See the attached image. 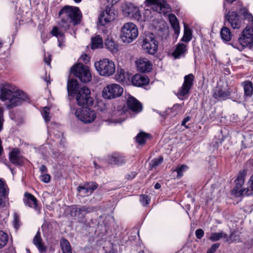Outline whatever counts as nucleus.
<instances>
[{"mask_svg": "<svg viewBox=\"0 0 253 253\" xmlns=\"http://www.w3.org/2000/svg\"><path fill=\"white\" fill-rule=\"evenodd\" d=\"M187 168V167L186 165H181L180 167H178L175 171L177 173V177L178 178L181 177L183 175V172L185 169Z\"/></svg>", "mask_w": 253, "mask_h": 253, "instance_id": "obj_46", "label": "nucleus"}, {"mask_svg": "<svg viewBox=\"0 0 253 253\" xmlns=\"http://www.w3.org/2000/svg\"><path fill=\"white\" fill-rule=\"evenodd\" d=\"M163 161V158L160 157L158 159H155L152 161L151 164L152 168H155L160 165Z\"/></svg>", "mask_w": 253, "mask_h": 253, "instance_id": "obj_49", "label": "nucleus"}, {"mask_svg": "<svg viewBox=\"0 0 253 253\" xmlns=\"http://www.w3.org/2000/svg\"><path fill=\"white\" fill-rule=\"evenodd\" d=\"M194 80L195 77L193 74H189L184 76L183 83L177 93L179 98H187L188 97L190 91L194 85Z\"/></svg>", "mask_w": 253, "mask_h": 253, "instance_id": "obj_7", "label": "nucleus"}, {"mask_svg": "<svg viewBox=\"0 0 253 253\" xmlns=\"http://www.w3.org/2000/svg\"><path fill=\"white\" fill-rule=\"evenodd\" d=\"M28 97L27 94L22 90H15L10 98L9 103L6 107L8 109L14 108L17 106L20 105L24 102L27 101Z\"/></svg>", "mask_w": 253, "mask_h": 253, "instance_id": "obj_12", "label": "nucleus"}, {"mask_svg": "<svg viewBox=\"0 0 253 253\" xmlns=\"http://www.w3.org/2000/svg\"><path fill=\"white\" fill-rule=\"evenodd\" d=\"M123 92V88L119 84H112L105 87L102 91L104 98L111 99L120 96Z\"/></svg>", "mask_w": 253, "mask_h": 253, "instance_id": "obj_11", "label": "nucleus"}, {"mask_svg": "<svg viewBox=\"0 0 253 253\" xmlns=\"http://www.w3.org/2000/svg\"><path fill=\"white\" fill-rule=\"evenodd\" d=\"M13 225L15 228L17 229L20 226L19 216L17 213L14 214Z\"/></svg>", "mask_w": 253, "mask_h": 253, "instance_id": "obj_47", "label": "nucleus"}, {"mask_svg": "<svg viewBox=\"0 0 253 253\" xmlns=\"http://www.w3.org/2000/svg\"><path fill=\"white\" fill-rule=\"evenodd\" d=\"M94 67L100 76L105 77L112 75L116 70L114 62L108 59H104L95 62Z\"/></svg>", "mask_w": 253, "mask_h": 253, "instance_id": "obj_3", "label": "nucleus"}, {"mask_svg": "<svg viewBox=\"0 0 253 253\" xmlns=\"http://www.w3.org/2000/svg\"><path fill=\"white\" fill-rule=\"evenodd\" d=\"M191 119L190 117L187 116L182 121L181 125L184 126L186 128H188V126L186 125V123Z\"/></svg>", "mask_w": 253, "mask_h": 253, "instance_id": "obj_57", "label": "nucleus"}, {"mask_svg": "<svg viewBox=\"0 0 253 253\" xmlns=\"http://www.w3.org/2000/svg\"><path fill=\"white\" fill-rule=\"evenodd\" d=\"M85 186L84 185H80L78 186L77 190L79 192H80L83 196H85L86 195H90L91 193L90 192H88V191L86 190Z\"/></svg>", "mask_w": 253, "mask_h": 253, "instance_id": "obj_48", "label": "nucleus"}, {"mask_svg": "<svg viewBox=\"0 0 253 253\" xmlns=\"http://www.w3.org/2000/svg\"><path fill=\"white\" fill-rule=\"evenodd\" d=\"M50 61H51V59H50L49 55H48V57H46V56H45L44 62L45 63H46L47 65H49L50 64Z\"/></svg>", "mask_w": 253, "mask_h": 253, "instance_id": "obj_61", "label": "nucleus"}, {"mask_svg": "<svg viewBox=\"0 0 253 253\" xmlns=\"http://www.w3.org/2000/svg\"><path fill=\"white\" fill-rule=\"evenodd\" d=\"M239 46H235V48L242 49L253 43V26H247L246 28L242 32V36L238 39Z\"/></svg>", "mask_w": 253, "mask_h": 253, "instance_id": "obj_10", "label": "nucleus"}, {"mask_svg": "<svg viewBox=\"0 0 253 253\" xmlns=\"http://www.w3.org/2000/svg\"><path fill=\"white\" fill-rule=\"evenodd\" d=\"M149 80L143 75L136 74L131 79V83L133 85L137 86H141L147 84Z\"/></svg>", "mask_w": 253, "mask_h": 253, "instance_id": "obj_24", "label": "nucleus"}, {"mask_svg": "<svg viewBox=\"0 0 253 253\" xmlns=\"http://www.w3.org/2000/svg\"><path fill=\"white\" fill-rule=\"evenodd\" d=\"M182 109L181 106L180 104H176L174 105L170 109L171 111L173 112V115H175L178 112H180Z\"/></svg>", "mask_w": 253, "mask_h": 253, "instance_id": "obj_50", "label": "nucleus"}, {"mask_svg": "<svg viewBox=\"0 0 253 253\" xmlns=\"http://www.w3.org/2000/svg\"><path fill=\"white\" fill-rule=\"evenodd\" d=\"M150 199L146 195H141L140 202L143 206H146L149 204Z\"/></svg>", "mask_w": 253, "mask_h": 253, "instance_id": "obj_45", "label": "nucleus"}, {"mask_svg": "<svg viewBox=\"0 0 253 253\" xmlns=\"http://www.w3.org/2000/svg\"><path fill=\"white\" fill-rule=\"evenodd\" d=\"M9 159L11 163L18 166H22L25 158L21 155L20 151L16 148L13 149L9 154Z\"/></svg>", "mask_w": 253, "mask_h": 253, "instance_id": "obj_19", "label": "nucleus"}, {"mask_svg": "<svg viewBox=\"0 0 253 253\" xmlns=\"http://www.w3.org/2000/svg\"><path fill=\"white\" fill-rule=\"evenodd\" d=\"M7 241V235L3 231L0 230V249L5 246Z\"/></svg>", "mask_w": 253, "mask_h": 253, "instance_id": "obj_40", "label": "nucleus"}, {"mask_svg": "<svg viewBox=\"0 0 253 253\" xmlns=\"http://www.w3.org/2000/svg\"><path fill=\"white\" fill-rule=\"evenodd\" d=\"M127 106L132 111L136 113H139L142 110V105L135 98L129 96L127 99Z\"/></svg>", "mask_w": 253, "mask_h": 253, "instance_id": "obj_21", "label": "nucleus"}, {"mask_svg": "<svg viewBox=\"0 0 253 253\" xmlns=\"http://www.w3.org/2000/svg\"><path fill=\"white\" fill-rule=\"evenodd\" d=\"M49 110L50 109L48 107H44L43 108L42 115L46 122H48L50 120V117L49 116Z\"/></svg>", "mask_w": 253, "mask_h": 253, "instance_id": "obj_43", "label": "nucleus"}, {"mask_svg": "<svg viewBox=\"0 0 253 253\" xmlns=\"http://www.w3.org/2000/svg\"><path fill=\"white\" fill-rule=\"evenodd\" d=\"M88 192L92 193L97 187L98 184L95 182H86L84 184Z\"/></svg>", "mask_w": 253, "mask_h": 253, "instance_id": "obj_41", "label": "nucleus"}, {"mask_svg": "<svg viewBox=\"0 0 253 253\" xmlns=\"http://www.w3.org/2000/svg\"><path fill=\"white\" fill-rule=\"evenodd\" d=\"M248 183L250 185V188H251L250 191L251 192V191H253V175L251 176V177L249 179V181L248 182Z\"/></svg>", "mask_w": 253, "mask_h": 253, "instance_id": "obj_59", "label": "nucleus"}, {"mask_svg": "<svg viewBox=\"0 0 253 253\" xmlns=\"http://www.w3.org/2000/svg\"><path fill=\"white\" fill-rule=\"evenodd\" d=\"M220 37L224 41H230L232 37V34L230 30L226 27H223L220 30Z\"/></svg>", "mask_w": 253, "mask_h": 253, "instance_id": "obj_36", "label": "nucleus"}, {"mask_svg": "<svg viewBox=\"0 0 253 253\" xmlns=\"http://www.w3.org/2000/svg\"><path fill=\"white\" fill-rule=\"evenodd\" d=\"M116 18L115 9L113 6H107L106 9L101 12L98 17L100 25L104 26L107 23L114 20Z\"/></svg>", "mask_w": 253, "mask_h": 253, "instance_id": "obj_14", "label": "nucleus"}, {"mask_svg": "<svg viewBox=\"0 0 253 253\" xmlns=\"http://www.w3.org/2000/svg\"><path fill=\"white\" fill-rule=\"evenodd\" d=\"M223 235V232H220V233H212L210 237V239L212 241H217L219 240Z\"/></svg>", "mask_w": 253, "mask_h": 253, "instance_id": "obj_44", "label": "nucleus"}, {"mask_svg": "<svg viewBox=\"0 0 253 253\" xmlns=\"http://www.w3.org/2000/svg\"><path fill=\"white\" fill-rule=\"evenodd\" d=\"M105 46L112 53H116L118 51V45L111 37L108 36L105 39Z\"/></svg>", "mask_w": 253, "mask_h": 253, "instance_id": "obj_31", "label": "nucleus"}, {"mask_svg": "<svg viewBox=\"0 0 253 253\" xmlns=\"http://www.w3.org/2000/svg\"><path fill=\"white\" fill-rule=\"evenodd\" d=\"M71 73L83 83H88L91 80V75L87 67L82 63H78L72 67Z\"/></svg>", "mask_w": 253, "mask_h": 253, "instance_id": "obj_4", "label": "nucleus"}, {"mask_svg": "<svg viewBox=\"0 0 253 253\" xmlns=\"http://www.w3.org/2000/svg\"><path fill=\"white\" fill-rule=\"evenodd\" d=\"M192 39L191 31L189 29H186L185 28L184 35L182 38L181 41L184 42H188Z\"/></svg>", "mask_w": 253, "mask_h": 253, "instance_id": "obj_42", "label": "nucleus"}, {"mask_svg": "<svg viewBox=\"0 0 253 253\" xmlns=\"http://www.w3.org/2000/svg\"><path fill=\"white\" fill-rule=\"evenodd\" d=\"M58 17L60 20V26L66 30L72 25L76 26L80 23L82 13L79 7L67 5L61 9Z\"/></svg>", "mask_w": 253, "mask_h": 253, "instance_id": "obj_1", "label": "nucleus"}, {"mask_svg": "<svg viewBox=\"0 0 253 253\" xmlns=\"http://www.w3.org/2000/svg\"><path fill=\"white\" fill-rule=\"evenodd\" d=\"M95 208L91 206H83L80 208L72 209L71 214L73 216H78L79 217H83L85 214L93 212Z\"/></svg>", "mask_w": 253, "mask_h": 253, "instance_id": "obj_20", "label": "nucleus"}, {"mask_svg": "<svg viewBox=\"0 0 253 253\" xmlns=\"http://www.w3.org/2000/svg\"><path fill=\"white\" fill-rule=\"evenodd\" d=\"M79 84L76 80H69L67 83V90L69 96H74L78 92Z\"/></svg>", "mask_w": 253, "mask_h": 253, "instance_id": "obj_26", "label": "nucleus"}, {"mask_svg": "<svg viewBox=\"0 0 253 253\" xmlns=\"http://www.w3.org/2000/svg\"><path fill=\"white\" fill-rule=\"evenodd\" d=\"M34 244L37 247L41 253L46 251V247L43 245L40 231H38L33 239Z\"/></svg>", "mask_w": 253, "mask_h": 253, "instance_id": "obj_30", "label": "nucleus"}, {"mask_svg": "<svg viewBox=\"0 0 253 253\" xmlns=\"http://www.w3.org/2000/svg\"><path fill=\"white\" fill-rule=\"evenodd\" d=\"M186 51V45L182 43H178L176 45L175 50L172 53V55L175 59L180 58L184 56Z\"/></svg>", "mask_w": 253, "mask_h": 253, "instance_id": "obj_25", "label": "nucleus"}, {"mask_svg": "<svg viewBox=\"0 0 253 253\" xmlns=\"http://www.w3.org/2000/svg\"><path fill=\"white\" fill-rule=\"evenodd\" d=\"M138 35V29L132 22L125 23L122 28L121 38L124 42H131L137 37Z\"/></svg>", "mask_w": 253, "mask_h": 253, "instance_id": "obj_2", "label": "nucleus"}, {"mask_svg": "<svg viewBox=\"0 0 253 253\" xmlns=\"http://www.w3.org/2000/svg\"><path fill=\"white\" fill-rule=\"evenodd\" d=\"M150 136L149 133L143 132H140L136 137V141L140 145L144 144Z\"/></svg>", "mask_w": 253, "mask_h": 253, "instance_id": "obj_39", "label": "nucleus"}, {"mask_svg": "<svg viewBox=\"0 0 253 253\" xmlns=\"http://www.w3.org/2000/svg\"><path fill=\"white\" fill-rule=\"evenodd\" d=\"M227 2L229 3H232L233 2L235 1L236 0H225Z\"/></svg>", "mask_w": 253, "mask_h": 253, "instance_id": "obj_63", "label": "nucleus"}, {"mask_svg": "<svg viewBox=\"0 0 253 253\" xmlns=\"http://www.w3.org/2000/svg\"><path fill=\"white\" fill-rule=\"evenodd\" d=\"M249 163L253 167V160H250L249 161Z\"/></svg>", "mask_w": 253, "mask_h": 253, "instance_id": "obj_64", "label": "nucleus"}, {"mask_svg": "<svg viewBox=\"0 0 253 253\" xmlns=\"http://www.w3.org/2000/svg\"><path fill=\"white\" fill-rule=\"evenodd\" d=\"M246 173V170L240 171L235 180V186L232 190V193L237 197L243 195L249 196L252 194V192L248 188L245 189L242 188V186L244 183Z\"/></svg>", "mask_w": 253, "mask_h": 253, "instance_id": "obj_8", "label": "nucleus"}, {"mask_svg": "<svg viewBox=\"0 0 253 253\" xmlns=\"http://www.w3.org/2000/svg\"><path fill=\"white\" fill-rule=\"evenodd\" d=\"M51 34L57 38L58 46L62 48L65 46L64 42L65 41V35L58 27L55 26L51 31Z\"/></svg>", "mask_w": 253, "mask_h": 253, "instance_id": "obj_23", "label": "nucleus"}, {"mask_svg": "<svg viewBox=\"0 0 253 253\" xmlns=\"http://www.w3.org/2000/svg\"><path fill=\"white\" fill-rule=\"evenodd\" d=\"M169 22L174 31L175 34H179L180 31L179 25L176 17L173 14H169Z\"/></svg>", "mask_w": 253, "mask_h": 253, "instance_id": "obj_35", "label": "nucleus"}, {"mask_svg": "<svg viewBox=\"0 0 253 253\" xmlns=\"http://www.w3.org/2000/svg\"><path fill=\"white\" fill-rule=\"evenodd\" d=\"M244 97H251L253 95V84L251 81H246L242 83Z\"/></svg>", "mask_w": 253, "mask_h": 253, "instance_id": "obj_33", "label": "nucleus"}, {"mask_svg": "<svg viewBox=\"0 0 253 253\" xmlns=\"http://www.w3.org/2000/svg\"><path fill=\"white\" fill-rule=\"evenodd\" d=\"M7 198L6 185L4 182L0 179V208L5 206V201Z\"/></svg>", "mask_w": 253, "mask_h": 253, "instance_id": "obj_29", "label": "nucleus"}, {"mask_svg": "<svg viewBox=\"0 0 253 253\" xmlns=\"http://www.w3.org/2000/svg\"><path fill=\"white\" fill-rule=\"evenodd\" d=\"M232 93H236V98L237 96V89L236 87L224 88L222 86H216L214 90L212 96L218 101L226 100L227 99L234 98L231 96Z\"/></svg>", "mask_w": 253, "mask_h": 253, "instance_id": "obj_6", "label": "nucleus"}, {"mask_svg": "<svg viewBox=\"0 0 253 253\" xmlns=\"http://www.w3.org/2000/svg\"><path fill=\"white\" fill-rule=\"evenodd\" d=\"M15 90V87L11 84L4 83L0 86V99L2 101L10 100V98Z\"/></svg>", "mask_w": 253, "mask_h": 253, "instance_id": "obj_18", "label": "nucleus"}, {"mask_svg": "<svg viewBox=\"0 0 253 253\" xmlns=\"http://www.w3.org/2000/svg\"><path fill=\"white\" fill-rule=\"evenodd\" d=\"M220 244L219 243H215L213 244L211 247L208 250L210 252H212L214 253L217 249L219 247Z\"/></svg>", "mask_w": 253, "mask_h": 253, "instance_id": "obj_55", "label": "nucleus"}, {"mask_svg": "<svg viewBox=\"0 0 253 253\" xmlns=\"http://www.w3.org/2000/svg\"><path fill=\"white\" fill-rule=\"evenodd\" d=\"M24 204L28 207L36 209L37 207V200L32 194L29 193H25L24 194Z\"/></svg>", "mask_w": 253, "mask_h": 253, "instance_id": "obj_27", "label": "nucleus"}, {"mask_svg": "<svg viewBox=\"0 0 253 253\" xmlns=\"http://www.w3.org/2000/svg\"><path fill=\"white\" fill-rule=\"evenodd\" d=\"M152 64L146 58H141L136 62L137 69L143 73L149 72L152 69Z\"/></svg>", "mask_w": 253, "mask_h": 253, "instance_id": "obj_22", "label": "nucleus"}, {"mask_svg": "<svg viewBox=\"0 0 253 253\" xmlns=\"http://www.w3.org/2000/svg\"><path fill=\"white\" fill-rule=\"evenodd\" d=\"M158 44L154 34L150 33L143 38L142 46L146 52L153 55L157 51Z\"/></svg>", "mask_w": 253, "mask_h": 253, "instance_id": "obj_9", "label": "nucleus"}, {"mask_svg": "<svg viewBox=\"0 0 253 253\" xmlns=\"http://www.w3.org/2000/svg\"><path fill=\"white\" fill-rule=\"evenodd\" d=\"M3 153V149L2 145V140L0 137V162L6 164V159L1 157Z\"/></svg>", "mask_w": 253, "mask_h": 253, "instance_id": "obj_51", "label": "nucleus"}, {"mask_svg": "<svg viewBox=\"0 0 253 253\" xmlns=\"http://www.w3.org/2000/svg\"><path fill=\"white\" fill-rule=\"evenodd\" d=\"M116 78L117 81L121 82H124L126 79H128V75L124 69H118L116 75Z\"/></svg>", "mask_w": 253, "mask_h": 253, "instance_id": "obj_37", "label": "nucleus"}, {"mask_svg": "<svg viewBox=\"0 0 253 253\" xmlns=\"http://www.w3.org/2000/svg\"><path fill=\"white\" fill-rule=\"evenodd\" d=\"M161 185L159 183H156V184L155 185V188L156 189H159L161 188Z\"/></svg>", "mask_w": 253, "mask_h": 253, "instance_id": "obj_62", "label": "nucleus"}, {"mask_svg": "<svg viewBox=\"0 0 253 253\" xmlns=\"http://www.w3.org/2000/svg\"><path fill=\"white\" fill-rule=\"evenodd\" d=\"M108 161L112 165H121L126 163V159L121 154H114L109 158Z\"/></svg>", "mask_w": 253, "mask_h": 253, "instance_id": "obj_32", "label": "nucleus"}, {"mask_svg": "<svg viewBox=\"0 0 253 253\" xmlns=\"http://www.w3.org/2000/svg\"><path fill=\"white\" fill-rule=\"evenodd\" d=\"M4 121L3 118V110L0 107V132L3 129V125Z\"/></svg>", "mask_w": 253, "mask_h": 253, "instance_id": "obj_52", "label": "nucleus"}, {"mask_svg": "<svg viewBox=\"0 0 253 253\" xmlns=\"http://www.w3.org/2000/svg\"><path fill=\"white\" fill-rule=\"evenodd\" d=\"M123 14L126 17L132 18L134 19L139 20L141 18L138 7L134 6L131 3L126 4L122 9Z\"/></svg>", "mask_w": 253, "mask_h": 253, "instance_id": "obj_17", "label": "nucleus"}, {"mask_svg": "<svg viewBox=\"0 0 253 253\" xmlns=\"http://www.w3.org/2000/svg\"><path fill=\"white\" fill-rule=\"evenodd\" d=\"M103 46V40L100 35H96L91 38V44L90 47L92 49L102 48Z\"/></svg>", "mask_w": 253, "mask_h": 253, "instance_id": "obj_34", "label": "nucleus"}, {"mask_svg": "<svg viewBox=\"0 0 253 253\" xmlns=\"http://www.w3.org/2000/svg\"><path fill=\"white\" fill-rule=\"evenodd\" d=\"M136 175V172H132L130 174H127L126 175V177L128 179H132L134 178Z\"/></svg>", "mask_w": 253, "mask_h": 253, "instance_id": "obj_58", "label": "nucleus"}, {"mask_svg": "<svg viewBox=\"0 0 253 253\" xmlns=\"http://www.w3.org/2000/svg\"><path fill=\"white\" fill-rule=\"evenodd\" d=\"M75 115L80 120L84 123H90L93 122L96 118L95 111L87 107L77 109Z\"/></svg>", "mask_w": 253, "mask_h": 253, "instance_id": "obj_13", "label": "nucleus"}, {"mask_svg": "<svg viewBox=\"0 0 253 253\" xmlns=\"http://www.w3.org/2000/svg\"><path fill=\"white\" fill-rule=\"evenodd\" d=\"M40 180L45 183H47L50 181V176L48 174H43L40 176Z\"/></svg>", "mask_w": 253, "mask_h": 253, "instance_id": "obj_53", "label": "nucleus"}, {"mask_svg": "<svg viewBox=\"0 0 253 253\" xmlns=\"http://www.w3.org/2000/svg\"><path fill=\"white\" fill-rule=\"evenodd\" d=\"M195 235L198 239H200L203 237L204 235V231L202 229H198L196 230Z\"/></svg>", "mask_w": 253, "mask_h": 253, "instance_id": "obj_54", "label": "nucleus"}, {"mask_svg": "<svg viewBox=\"0 0 253 253\" xmlns=\"http://www.w3.org/2000/svg\"><path fill=\"white\" fill-rule=\"evenodd\" d=\"M225 21H227L231 27L234 29H239L241 28L242 20L236 11L229 10L224 16Z\"/></svg>", "mask_w": 253, "mask_h": 253, "instance_id": "obj_16", "label": "nucleus"}, {"mask_svg": "<svg viewBox=\"0 0 253 253\" xmlns=\"http://www.w3.org/2000/svg\"><path fill=\"white\" fill-rule=\"evenodd\" d=\"M230 238L232 241L239 242L240 240L239 236L234 233H232L231 234Z\"/></svg>", "mask_w": 253, "mask_h": 253, "instance_id": "obj_56", "label": "nucleus"}, {"mask_svg": "<svg viewBox=\"0 0 253 253\" xmlns=\"http://www.w3.org/2000/svg\"><path fill=\"white\" fill-rule=\"evenodd\" d=\"M237 4L239 6V13L243 16L244 19L247 20L253 24V16L249 11V10L246 7H243L242 3L240 2H238Z\"/></svg>", "mask_w": 253, "mask_h": 253, "instance_id": "obj_28", "label": "nucleus"}, {"mask_svg": "<svg viewBox=\"0 0 253 253\" xmlns=\"http://www.w3.org/2000/svg\"><path fill=\"white\" fill-rule=\"evenodd\" d=\"M145 2L147 5H153V9L160 13L166 14L171 10L169 4L164 0H146Z\"/></svg>", "mask_w": 253, "mask_h": 253, "instance_id": "obj_15", "label": "nucleus"}, {"mask_svg": "<svg viewBox=\"0 0 253 253\" xmlns=\"http://www.w3.org/2000/svg\"><path fill=\"white\" fill-rule=\"evenodd\" d=\"M60 246L62 251V253H72V248L69 242L63 239L60 241Z\"/></svg>", "mask_w": 253, "mask_h": 253, "instance_id": "obj_38", "label": "nucleus"}, {"mask_svg": "<svg viewBox=\"0 0 253 253\" xmlns=\"http://www.w3.org/2000/svg\"><path fill=\"white\" fill-rule=\"evenodd\" d=\"M75 95L79 106L84 107L93 105V99L90 96V91L88 87L84 86L81 88Z\"/></svg>", "mask_w": 253, "mask_h": 253, "instance_id": "obj_5", "label": "nucleus"}, {"mask_svg": "<svg viewBox=\"0 0 253 253\" xmlns=\"http://www.w3.org/2000/svg\"><path fill=\"white\" fill-rule=\"evenodd\" d=\"M40 170L41 173H46L47 171V168L45 167V166L42 165L40 168Z\"/></svg>", "mask_w": 253, "mask_h": 253, "instance_id": "obj_60", "label": "nucleus"}]
</instances>
